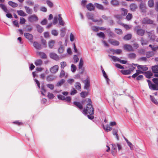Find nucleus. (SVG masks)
I'll return each mask as SVG.
<instances>
[{
  "instance_id": "38",
  "label": "nucleus",
  "mask_w": 158,
  "mask_h": 158,
  "mask_svg": "<svg viewBox=\"0 0 158 158\" xmlns=\"http://www.w3.org/2000/svg\"><path fill=\"white\" fill-rule=\"evenodd\" d=\"M55 43V41L54 40H51L49 41L48 43L49 47L51 48H52L54 45Z\"/></svg>"
},
{
  "instance_id": "44",
  "label": "nucleus",
  "mask_w": 158,
  "mask_h": 158,
  "mask_svg": "<svg viewBox=\"0 0 158 158\" xmlns=\"http://www.w3.org/2000/svg\"><path fill=\"white\" fill-rule=\"evenodd\" d=\"M150 97L151 98V100L152 102H153L155 104L157 105L158 104V102L153 96L152 95H150Z\"/></svg>"
},
{
  "instance_id": "37",
  "label": "nucleus",
  "mask_w": 158,
  "mask_h": 158,
  "mask_svg": "<svg viewBox=\"0 0 158 158\" xmlns=\"http://www.w3.org/2000/svg\"><path fill=\"white\" fill-rule=\"evenodd\" d=\"M38 54L40 57L43 59H46L47 58L46 54L44 52H38Z\"/></svg>"
},
{
  "instance_id": "24",
  "label": "nucleus",
  "mask_w": 158,
  "mask_h": 158,
  "mask_svg": "<svg viewBox=\"0 0 158 158\" xmlns=\"http://www.w3.org/2000/svg\"><path fill=\"white\" fill-rule=\"evenodd\" d=\"M61 14H59L58 15V16L59 17L58 20L59 21V23L60 25L63 26L64 24V22L62 20V19L61 17Z\"/></svg>"
},
{
  "instance_id": "47",
  "label": "nucleus",
  "mask_w": 158,
  "mask_h": 158,
  "mask_svg": "<svg viewBox=\"0 0 158 158\" xmlns=\"http://www.w3.org/2000/svg\"><path fill=\"white\" fill-rule=\"evenodd\" d=\"M131 38V34H128L124 37V40H130Z\"/></svg>"
},
{
  "instance_id": "3",
  "label": "nucleus",
  "mask_w": 158,
  "mask_h": 158,
  "mask_svg": "<svg viewBox=\"0 0 158 158\" xmlns=\"http://www.w3.org/2000/svg\"><path fill=\"white\" fill-rule=\"evenodd\" d=\"M28 20L31 22L37 21L38 20V18L37 16L35 15H33L30 16L28 17Z\"/></svg>"
},
{
  "instance_id": "6",
  "label": "nucleus",
  "mask_w": 158,
  "mask_h": 158,
  "mask_svg": "<svg viewBox=\"0 0 158 158\" xmlns=\"http://www.w3.org/2000/svg\"><path fill=\"white\" fill-rule=\"evenodd\" d=\"M123 48L124 50L128 51H134L132 46L130 44H125L123 46Z\"/></svg>"
},
{
  "instance_id": "41",
  "label": "nucleus",
  "mask_w": 158,
  "mask_h": 158,
  "mask_svg": "<svg viewBox=\"0 0 158 158\" xmlns=\"http://www.w3.org/2000/svg\"><path fill=\"white\" fill-rule=\"evenodd\" d=\"M65 81V80H64L62 79L57 83L56 85L57 86H60L63 85Z\"/></svg>"
},
{
  "instance_id": "50",
  "label": "nucleus",
  "mask_w": 158,
  "mask_h": 158,
  "mask_svg": "<svg viewBox=\"0 0 158 158\" xmlns=\"http://www.w3.org/2000/svg\"><path fill=\"white\" fill-rule=\"evenodd\" d=\"M97 35L100 37H102L104 39L105 38V35L104 33L102 32H100L97 34Z\"/></svg>"
},
{
  "instance_id": "11",
  "label": "nucleus",
  "mask_w": 158,
  "mask_h": 158,
  "mask_svg": "<svg viewBox=\"0 0 158 158\" xmlns=\"http://www.w3.org/2000/svg\"><path fill=\"white\" fill-rule=\"evenodd\" d=\"M108 42L114 46H118L119 44V43L118 41L112 39L109 40Z\"/></svg>"
},
{
  "instance_id": "36",
  "label": "nucleus",
  "mask_w": 158,
  "mask_h": 158,
  "mask_svg": "<svg viewBox=\"0 0 158 158\" xmlns=\"http://www.w3.org/2000/svg\"><path fill=\"white\" fill-rule=\"evenodd\" d=\"M0 7L5 12L8 13L9 12L5 5L1 4H0Z\"/></svg>"
},
{
  "instance_id": "60",
  "label": "nucleus",
  "mask_w": 158,
  "mask_h": 158,
  "mask_svg": "<svg viewBox=\"0 0 158 158\" xmlns=\"http://www.w3.org/2000/svg\"><path fill=\"white\" fill-rule=\"evenodd\" d=\"M47 3L48 5L50 7H52L53 6V3L52 2L49 0L47 1Z\"/></svg>"
},
{
  "instance_id": "32",
  "label": "nucleus",
  "mask_w": 158,
  "mask_h": 158,
  "mask_svg": "<svg viewBox=\"0 0 158 158\" xmlns=\"http://www.w3.org/2000/svg\"><path fill=\"white\" fill-rule=\"evenodd\" d=\"M103 129L106 131H110L112 129V128L110 127L108 125H107L105 126H103Z\"/></svg>"
},
{
  "instance_id": "20",
  "label": "nucleus",
  "mask_w": 158,
  "mask_h": 158,
  "mask_svg": "<svg viewBox=\"0 0 158 158\" xmlns=\"http://www.w3.org/2000/svg\"><path fill=\"white\" fill-rule=\"evenodd\" d=\"M137 6L135 4L132 3L130 5V7L131 11H135L137 8Z\"/></svg>"
},
{
  "instance_id": "48",
  "label": "nucleus",
  "mask_w": 158,
  "mask_h": 158,
  "mask_svg": "<svg viewBox=\"0 0 158 158\" xmlns=\"http://www.w3.org/2000/svg\"><path fill=\"white\" fill-rule=\"evenodd\" d=\"M148 6L150 7H152L154 5V2L153 0H149L148 2Z\"/></svg>"
},
{
  "instance_id": "43",
  "label": "nucleus",
  "mask_w": 158,
  "mask_h": 158,
  "mask_svg": "<svg viewBox=\"0 0 158 158\" xmlns=\"http://www.w3.org/2000/svg\"><path fill=\"white\" fill-rule=\"evenodd\" d=\"M128 57L130 59H135L136 57V55L134 53H130L128 54Z\"/></svg>"
},
{
  "instance_id": "21",
  "label": "nucleus",
  "mask_w": 158,
  "mask_h": 158,
  "mask_svg": "<svg viewBox=\"0 0 158 158\" xmlns=\"http://www.w3.org/2000/svg\"><path fill=\"white\" fill-rule=\"evenodd\" d=\"M137 68L139 69H141L143 71H146L148 69V67L146 65H139L137 66Z\"/></svg>"
},
{
  "instance_id": "42",
  "label": "nucleus",
  "mask_w": 158,
  "mask_h": 158,
  "mask_svg": "<svg viewBox=\"0 0 158 158\" xmlns=\"http://www.w3.org/2000/svg\"><path fill=\"white\" fill-rule=\"evenodd\" d=\"M111 4L113 6H117L119 4V2L117 0H112L110 2Z\"/></svg>"
},
{
  "instance_id": "53",
  "label": "nucleus",
  "mask_w": 158,
  "mask_h": 158,
  "mask_svg": "<svg viewBox=\"0 0 158 158\" xmlns=\"http://www.w3.org/2000/svg\"><path fill=\"white\" fill-rule=\"evenodd\" d=\"M39 5L38 4H35L33 10L35 12H36L39 9Z\"/></svg>"
},
{
  "instance_id": "30",
  "label": "nucleus",
  "mask_w": 158,
  "mask_h": 158,
  "mask_svg": "<svg viewBox=\"0 0 158 158\" xmlns=\"http://www.w3.org/2000/svg\"><path fill=\"white\" fill-rule=\"evenodd\" d=\"M75 88L78 90H80L81 89V84L79 82H76L74 85Z\"/></svg>"
},
{
  "instance_id": "16",
  "label": "nucleus",
  "mask_w": 158,
  "mask_h": 158,
  "mask_svg": "<svg viewBox=\"0 0 158 158\" xmlns=\"http://www.w3.org/2000/svg\"><path fill=\"white\" fill-rule=\"evenodd\" d=\"M149 86L150 89L156 90H158V85H154L152 83Z\"/></svg>"
},
{
  "instance_id": "12",
  "label": "nucleus",
  "mask_w": 158,
  "mask_h": 158,
  "mask_svg": "<svg viewBox=\"0 0 158 158\" xmlns=\"http://www.w3.org/2000/svg\"><path fill=\"white\" fill-rule=\"evenodd\" d=\"M145 31L142 29H139L136 30V33L138 35L143 36L144 34Z\"/></svg>"
},
{
  "instance_id": "58",
  "label": "nucleus",
  "mask_w": 158,
  "mask_h": 158,
  "mask_svg": "<svg viewBox=\"0 0 158 158\" xmlns=\"http://www.w3.org/2000/svg\"><path fill=\"white\" fill-rule=\"evenodd\" d=\"M41 89H42V90L41 91V94H42V95H44L45 94H44V93H45L46 92V90L45 89L44 87V86H41Z\"/></svg>"
},
{
  "instance_id": "10",
  "label": "nucleus",
  "mask_w": 158,
  "mask_h": 158,
  "mask_svg": "<svg viewBox=\"0 0 158 158\" xmlns=\"http://www.w3.org/2000/svg\"><path fill=\"white\" fill-rule=\"evenodd\" d=\"M50 57L56 60H58L59 59V57L56 53H51L50 55Z\"/></svg>"
},
{
  "instance_id": "15",
  "label": "nucleus",
  "mask_w": 158,
  "mask_h": 158,
  "mask_svg": "<svg viewBox=\"0 0 158 158\" xmlns=\"http://www.w3.org/2000/svg\"><path fill=\"white\" fill-rule=\"evenodd\" d=\"M86 7L87 9L90 11L93 10L95 8L94 6L91 3L88 4L86 6Z\"/></svg>"
},
{
  "instance_id": "39",
  "label": "nucleus",
  "mask_w": 158,
  "mask_h": 158,
  "mask_svg": "<svg viewBox=\"0 0 158 158\" xmlns=\"http://www.w3.org/2000/svg\"><path fill=\"white\" fill-rule=\"evenodd\" d=\"M8 4L13 7H15L18 6V4L12 1H9L8 2Z\"/></svg>"
},
{
  "instance_id": "35",
  "label": "nucleus",
  "mask_w": 158,
  "mask_h": 158,
  "mask_svg": "<svg viewBox=\"0 0 158 158\" xmlns=\"http://www.w3.org/2000/svg\"><path fill=\"white\" fill-rule=\"evenodd\" d=\"M43 64L42 61L40 59L36 60L35 62V64L36 66H40Z\"/></svg>"
},
{
  "instance_id": "55",
  "label": "nucleus",
  "mask_w": 158,
  "mask_h": 158,
  "mask_svg": "<svg viewBox=\"0 0 158 158\" xmlns=\"http://www.w3.org/2000/svg\"><path fill=\"white\" fill-rule=\"evenodd\" d=\"M76 70V66L74 64H72L71 66V70L73 72H74Z\"/></svg>"
},
{
  "instance_id": "17",
  "label": "nucleus",
  "mask_w": 158,
  "mask_h": 158,
  "mask_svg": "<svg viewBox=\"0 0 158 158\" xmlns=\"http://www.w3.org/2000/svg\"><path fill=\"white\" fill-rule=\"evenodd\" d=\"M144 74L145 75V77L148 78H150L153 75L152 73L149 71L144 72Z\"/></svg>"
},
{
  "instance_id": "59",
  "label": "nucleus",
  "mask_w": 158,
  "mask_h": 158,
  "mask_svg": "<svg viewBox=\"0 0 158 158\" xmlns=\"http://www.w3.org/2000/svg\"><path fill=\"white\" fill-rule=\"evenodd\" d=\"M57 97L58 99L64 100L65 99V97L62 95L59 94L57 95Z\"/></svg>"
},
{
  "instance_id": "34",
  "label": "nucleus",
  "mask_w": 158,
  "mask_h": 158,
  "mask_svg": "<svg viewBox=\"0 0 158 158\" xmlns=\"http://www.w3.org/2000/svg\"><path fill=\"white\" fill-rule=\"evenodd\" d=\"M121 14L122 15L125 16L127 15L128 12L127 10L123 8H121Z\"/></svg>"
},
{
  "instance_id": "28",
  "label": "nucleus",
  "mask_w": 158,
  "mask_h": 158,
  "mask_svg": "<svg viewBox=\"0 0 158 158\" xmlns=\"http://www.w3.org/2000/svg\"><path fill=\"white\" fill-rule=\"evenodd\" d=\"M74 104L80 109H82L83 108L82 105L79 102H73Z\"/></svg>"
},
{
  "instance_id": "49",
  "label": "nucleus",
  "mask_w": 158,
  "mask_h": 158,
  "mask_svg": "<svg viewBox=\"0 0 158 158\" xmlns=\"http://www.w3.org/2000/svg\"><path fill=\"white\" fill-rule=\"evenodd\" d=\"M109 56L110 57H111V58L115 62L118 61L119 60V59L118 58L115 56Z\"/></svg>"
},
{
  "instance_id": "2",
  "label": "nucleus",
  "mask_w": 158,
  "mask_h": 158,
  "mask_svg": "<svg viewBox=\"0 0 158 158\" xmlns=\"http://www.w3.org/2000/svg\"><path fill=\"white\" fill-rule=\"evenodd\" d=\"M154 21L147 17H145L143 19L142 23L143 24H150L153 23Z\"/></svg>"
},
{
  "instance_id": "29",
  "label": "nucleus",
  "mask_w": 158,
  "mask_h": 158,
  "mask_svg": "<svg viewBox=\"0 0 158 158\" xmlns=\"http://www.w3.org/2000/svg\"><path fill=\"white\" fill-rule=\"evenodd\" d=\"M66 29L64 27L61 29L60 30V35L61 37H64L65 35Z\"/></svg>"
},
{
  "instance_id": "8",
  "label": "nucleus",
  "mask_w": 158,
  "mask_h": 158,
  "mask_svg": "<svg viewBox=\"0 0 158 158\" xmlns=\"http://www.w3.org/2000/svg\"><path fill=\"white\" fill-rule=\"evenodd\" d=\"M84 82L85 84L84 87V89L88 90L89 89L90 85V81L88 79H85L84 81Z\"/></svg>"
},
{
  "instance_id": "4",
  "label": "nucleus",
  "mask_w": 158,
  "mask_h": 158,
  "mask_svg": "<svg viewBox=\"0 0 158 158\" xmlns=\"http://www.w3.org/2000/svg\"><path fill=\"white\" fill-rule=\"evenodd\" d=\"M135 69V68L132 67L130 70H121V72L124 75H127L130 74Z\"/></svg>"
},
{
  "instance_id": "54",
  "label": "nucleus",
  "mask_w": 158,
  "mask_h": 158,
  "mask_svg": "<svg viewBox=\"0 0 158 158\" xmlns=\"http://www.w3.org/2000/svg\"><path fill=\"white\" fill-rule=\"evenodd\" d=\"M60 65L61 68L63 69L64 67L66 66V63L65 61L62 62L60 63Z\"/></svg>"
},
{
  "instance_id": "45",
  "label": "nucleus",
  "mask_w": 158,
  "mask_h": 158,
  "mask_svg": "<svg viewBox=\"0 0 158 158\" xmlns=\"http://www.w3.org/2000/svg\"><path fill=\"white\" fill-rule=\"evenodd\" d=\"M84 64L82 58H81L80 60L79 63V69H81L83 66Z\"/></svg>"
},
{
  "instance_id": "51",
  "label": "nucleus",
  "mask_w": 158,
  "mask_h": 158,
  "mask_svg": "<svg viewBox=\"0 0 158 158\" xmlns=\"http://www.w3.org/2000/svg\"><path fill=\"white\" fill-rule=\"evenodd\" d=\"M51 90H53L54 89V86L53 84H48L46 85Z\"/></svg>"
},
{
  "instance_id": "7",
  "label": "nucleus",
  "mask_w": 158,
  "mask_h": 158,
  "mask_svg": "<svg viewBox=\"0 0 158 158\" xmlns=\"http://www.w3.org/2000/svg\"><path fill=\"white\" fill-rule=\"evenodd\" d=\"M86 16L89 19H91L94 22H96L98 21V20L94 19V15L92 13H87Z\"/></svg>"
},
{
  "instance_id": "22",
  "label": "nucleus",
  "mask_w": 158,
  "mask_h": 158,
  "mask_svg": "<svg viewBox=\"0 0 158 158\" xmlns=\"http://www.w3.org/2000/svg\"><path fill=\"white\" fill-rule=\"evenodd\" d=\"M112 148L111 149L112 153L113 156H114L115 152H117V146L114 144H112Z\"/></svg>"
},
{
  "instance_id": "62",
  "label": "nucleus",
  "mask_w": 158,
  "mask_h": 158,
  "mask_svg": "<svg viewBox=\"0 0 158 158\" xmlns=\"http://www.w3.org/2000/svg\"><path fill=\"white\" fill-rule=\"evenodd\" d=\"M138 53L141 55H144L145 52V50L144 49H141L139 50L138 51Z\"/></svg>"
},
{
  "instance_id": "40",
  "label": "nucleus",
  "mask_w": 158,
  "mask_h": 158,
  "mask_svg": "<svg viewBox=\"0 0 158 158\" xmlns=\"http://www.w3.org/2000/svg\"><path fill=\"white\" fill-rule=\"evenodd\" d=\"M118 131V130L117 129H114L113 130V135L116 136V139L118 140L119 139V138L117 134Z\"/></svg>"
},
{
  "instance_id": "5",
  "label": "nucleus",
  "mask_w": 158,
  "mask_h": 158,
  "mask_svg": "<svg viewBox=\"0 0 158 158\" xmlns=\"http://www.w3.org/2000/svg\"><path fill=\"white\" fill-rule=\"evenodd\" d=\"M139 8L142 12H146L147 7L145 3L141 2L139 4Z\"/></svg>"
},
{
  "instance_id": "33",
  "label": "nucleus",
  "mask_w": 158,
  "mask_h": 158,
  "mask_svg": "<svg viewBox=\"0 0 158 158\" xmlns=\"http://www.w3.org/2000/svg\"><path fill=\"white\" fill-rule=\"evenodd\" d=\"M37 31L40 33H41L43 31V27L38 24L36 25Z\"/></svg>"
},
{
  "instance_id": "13",
  "label": "nucleus",
  "mask_w": 158,
  "mask_h": 158,
  "mask_svg": "<svg viewBox=\"0 0 158 158\" xmlns=\"http://www.w3.org/2000/svg\"><path fill=\"white\" fill-rule=\"evenodd\" d=\"M24 35L27 39L29 40H32L33 37V36L32 34L28 33H25Z\"/></svg>"
},
{
  "instance_id": "25",
  "label": "nucleus",
  "mask_w": 158,
  "mask_h": 158,
  "mask_svg": "<svg viewBox=\"0 0 158 158\" xmlns=\"http://www.w3.org/2000/svg\"><path fill=\"white\" fill-rule=\"evenodd\" d=\"M152 71L154 73H158V65H155L152 67Z\"/></svg>"
},
{
  "instance_id": "52",
  "label": "nucleus",
  "mask_w": 158,
  "mask_h": 158,
  "mask_svg": "<svg viewBox=\"0 0 158 158\" xmlns=\"http://www.w3.org/2000/svg\"><path fill=\"white\" fill-rule=\"evenodd\" d=\"M52 34L55 36L58 35V33L57 31L56 30H53L51 31Z\"/></svg>"
},
{
  "instance_id": "63",
  "label": "nucleus",
  "mask_w": 158,
  "mask_h": 158,
  "mask_svg": "<svg viewBox=\"0 0 158 158\" xmlns=\"http://www.w3.org/2000/svg\"><path fill=\"white\" fill-rule=\"evenodd\" d=\"M132 17V15L131 14L128 13L126 17L127 19V20H130Z\"/></svg>"
},
{
  "instance_id": "23",
  "label": "nucleus",
  "mask_w": 158,
  "mask_h": 158,
  "mask_svg": "<svg viewBox=\"0 0 158 158\" xmlns=\"http://www.w3.org/2000/svg\"><path fill=\"white\" fill-rule=\"evenodd\" d=\"M59 43L61 45L60 48H58V52L59 53L61 54L63 53V52L64 51V48L63 46L61 45L62 43V42H59Z\"/></svg>"
},
{
  "instance_id": "57",
  "label": "nucleus",
  "mask_w": 158,
  "mask_h": 158,
  "mask_svg": "<svg viewBox=\"0 0 158 158\" xmlns=\"http://www.w3.org/2000/svg\"><path fill=\"white\" fill-rule=\"evenodd\" d=\"M107 32L108 33V35L110 37H113L114 36V34L110 31V30H108L107 31Z\"/></svg>"
},
{
  "instance_id": "1",
  "label": "nucleus",
  "mask_w": 158,
  "mask_h": 158,
  "mask_svg": "<svg viewBox=\"0 0 158 158\" xmlns=\"http://www.w3.org/2000/svg\"><path fill=\"white\" fill-rule=\"evenodd\" d=\"M89 103L87 105L85 109L83 110V113L86 114L87 113H89L90 115H92L94 114V109L91 105L92 102L90 99H88Z\"/></svg>"
},
{
  "instance_id": "56",
  "label": "nucleus",
  "mask_w": 158,
  "mask_h": 158,
  "mask_svg": "<svg viewBox=\"0 0 158 158\" xmlns=\"http://www.w3.org/2000/svg\"><path fill=\"white\" fill-rule=\"evenodd\" d=\"M26 22V20L23 17H21L20 18V23L21 24H24Z\"/></svg>"
},
{
  "instance_id": "27",
  "label": "nucleus",
  "mask_w": 158,
  "mask_h": 158,
  "mask_svg": "<svg viewBox=\"0 0 158 158\" xmlns=\"http://www.w3.org/2000/svg\"><path fill=\"white\" fill-rule=\"evenodd\" d=\"M17 13L18 15L20 16H26L27 15V14L21 10H17Z\"/></svg>"
},
{
  "instance_id": "26",
  "label": "nucleus",
  "mask_w": 158,
  "mask_h": 158,
  "mask_svg": "<svg viewBox=\"0 0 158 158\" xmlns=\"http://www.w3.org/2000/svg\"><path fill=\"white\" fill-rule=\"evenodd\" d=\"M140 41L142 45H144L147 44L148 43V40H147L144 39L143 38H141Z\"/></svg>"
},
{
  "instance_id": "9",
  "label": "nucleus",
  "mask_w": 158,
  "mask_h": 158,
  "mask_svg": "<svg viewBox=\"0 0 158 158\" xmlns=\"http://www.w3.org/2000/svg\"><path fill=\"white\" fill-rule=\"evenodd\" d=\"M59 69V67L57 65H55L52 67L50 69V72L53 73H56Z\"/></svg>"
},
{
  "instance_id": "46",
  "label": "nucleus",
  "mask_w": 158,
  "mask_h": 158,
  "mask_svg": "<svg viewBox=\"0 0 158 158\" xmlns=\"http://www.w3.org/2000/svg\"><path fill=\"white\" fill-rule=\"evenodd\" d=\"M54 79L53 76L52 75H49L46 78L47 81H52Z\"/></svg>"
},
{
  "instance_id": "61",
  "label": "nucleus",
  "mask_w": 158,
  "mask_h": 158,
  "mask_svg": "<svg viewBox=\"0 0 158 158\" xmlns=\"http://www.w3.org/2000/svg\"><path fill=\"white\" fill-rule=\"evenodd\" d=\"M115 30L116 33L118 34H122L123 32L121 29L116 28Z\"/></svg>"
},
{
  "instance_id": "14",
  "label": "nucleus",
  "mask_w": 158,
  "mask_h": 158,
  "mask_svg": "<svg viewBox=\"0 0 158 158\" xmlns=\"http://www.w3.org/2000/svg\"><path fill=\"white\" fill-rule=\"evenodd\" d=\"M95 6L98 9L100 10H105L103 6L101 4L97 3H95L94 4Z\"/></svg>"
},
{
  "instance_id": "18",
  "label": "nucleus",
  "mask_w": 158,
  "mask_h": 158,
  "mask_svg": "<svg viewBox=\"0 0 158 158\" xmlns=\"http://www.w3.org/2000/svg\"><path fill=\"white\" fill-rule=\"evenodd\" d=\"M26 12L29 14H32L33 13L32 10L26 6H24Z\"/></svg>"
},
{
  "instance_id": "64",
  "label": "nucleus",
  "mask_w": 158,
  "mask_h": 158,
  "mask_svg": "<svg viewBox=\"0 0 158 158\" xmlns=\"http://www.w3.org/2000/svg\"><path fill=\"white\" fill-rule=\"evenodd\" d=\"M48 97L49 99H52L54 98V96L53 94L48 92Z\"/></svg>"
},
{
  "instance_id": "31",
  "label": "nucleus",
  "mask_w": 158,
  "mask_h": 158,
  "mask_svg": "<svg viewBox=\"0 0 158 158\" xmlns=\"http://www.w3.org/2000/svg\"><path fill=\"white\" fill-rule=\"evenodd\" d=\"M146 56L147 58H149L153 56L154 53L153 52H148L146 53Z\"/></svg>"
},
{
  "instance_id": "19",
  "label": "nucleus",
  "mask_w": 158,
  "mask_h": 158,
  "mask_svg": "<svg viewBox=\"0 0 158 158\" xmlns=\"http://www.w3.org/2000/svg\"><path fill=\"white\" fill-rule=\"evenodd\" d=\"M33 46L35 48L37 49H40L42 48L41 45L36 42H34Z\"/></svg>"
}]
</instances>
